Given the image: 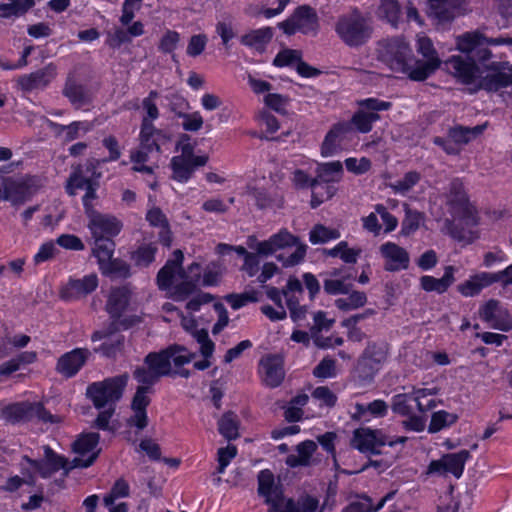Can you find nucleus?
Here are the masks:
<instances>
[{"label":"nucleus","mask_w":512,"mask_h":512,"mask_svg":"<svg viewBox=\"0 0 512 512\" xmlns=\"http://www.w3.org/2000/svg\"><path fill=\"white\" fill-rule=\"evenodd\" d=\"M416 47L423 60L415 59V70L411 72V80L424 81L440 67L442 61L433 42L427 36H418Z\"/></svg>","instance_id":"9b49d317"},{"label":"nucleus","mask_w":512,"mask_h":512,"mask_svg":"<svg viewBox=\"0 0 512 512\" xmlns=\"http://www.w3.org/2000/svg\"><path fill=\"white\" fill-rule=\"evenodd\" d=\"M259 373L268 387H278L285 376L284 360L280 355H268L260 360Z\"/></svg>","instance_id":"393cba45"},{"label":"nucleus","mask_w":512,"mask_h":512,"mask_svg":"<svg viewBox=\"0 0 512 512\" xmlns=\"http://www.w3.org/2000/svg\"><path fill=\"white\" fill-rule=\"evenodd\" d=\"M487 127V124L477 125L475 127H465V126H455L452 127L448 135L452 141H454L457 144H467L472 139L476 138L478 135H480Z\"/></svg>","instance_id":"49530a36"},{"label":"nucleus","mask_w":512,"mask_h":512,"mask_svg":"<svg viewBox=\"0 0 512 512\" xmlns=\"http://www.w3.org/2000/svg\"><path fill=\"white\" fill-rule=\"evenodd\" d=\"M127 379V376L119 375L93 382L88 385L86 395L97 409L114 407L122 397Z\"/></svg>","instance_id":"0eeeda50"},{"label":"nucleus","mask_w":512,"mask_h":512,"mask_svg":"<svg viewBox=\"0 0 512 512\" xmlns=\"http://www.w3.org/2000/svg\"><path fill=\"white\" fill-rule=\"evenodd\" d=\"M446 69L464 84L474 82L478 68L476 61L467 57L464 59L460 55H453L444 61Z\"/></svg>","instance_id":"cd10ccee"},{"label":"nucleus","mask_w":512,"mask_h":512,"mask_svg":"<svg viewBox=\"0 0 512 512\" xmlns=\"http://www.w3.org/2000/svg\"><path fill=\"white\" fill-rule=\"evenodd\" d=\"M470 458L471 454L468 450L444 454L440 459L429 463L426 474L443 477L453 475L458 479L462 476L465 464Z\"/></svg>","instance_id":"4468645a"},{"label":"nucleus","mask_w":512,"mask_h":512,"mask_svg":"<svg viewBox=\"0 0 512 512\" xmlns=\"http://www.w3.org/2000/svg\"><path fill=\"white\" fill-rule=\"evenodd\" d=\"M379 119L376 112L359 111L352 117V124L361 133H367L372 129V124Z\"/></svg>","instance_id":"052dcab7"},{"label":"nucleus","mask_w":512,"mask_h":512,"mask_svg":"<svg viewBox=\"0 0 512 512\" xmlns=\"http://www.w3.org/2000/svg\"><path fill=\"white\" fill-rule=\"evenodd\" d=\"M367 303V296L364 292L353 291L347 297L335 300V306L344 312L363 307Z\"/></svg>","instance_id":"5fc2aeb1"},{"label":"nucleus","mask_w":512,"mask_h":512,"mask_svg":"<svg viewBox=\"0 0 512 512\" xmlns=\"http://www.w3.org/2000/svg\"><path fill=\"white\" fill-rule=\"evenodd\" d=\"M194 357L195 354L189 352L184 346L175 344L160 352L149 353L144 359V364L151 367L161 378L172 375V364L179 368L190 363Z\"/></svg>","instance_id":"39448f33"},{"label":"nucleus","mask_w":512,"mask_h":512,"mask_svg":"<svg viewBox=\"0 0 512 512\" xmlns=\"http://www.w3.org/2000/svg\"><path fill=\"white\" fill-rule=\"evenodd\" d=\"M150 397L146 387H138L132 399L131 408L133 414L128 419V425L143 430L148 425L147 406L150 404Z\"/></svg>","instance_id":"7c9ffc66"},{"label":"nucleus","mask_w":512,"mask_h":512,"mask_svg":"<svg viewBox=\"0 0 512 512\" xmlns=\"http://www.w3.org/2000/svg\"><path fill=\"white\" fill-rule=\"evenodd\" d=\"M302 52L295 49H284L280 51L273 60V64L277 67L289 66L296 64L301 60Z\"/></svg>","instance_id":"0e129e2a"},{"label":"nucleus","mask_w":512,"mask_h":512,"mask_svg":"<svg viewBox=\"0 0 512 512\" xmlns=\"http://www.w3.org/2000/svg\"><path fill=\"white\" fill-rule=\"evenodd\" d=\"M278 27L287 35L297 32L316 33L319 27L316 11L307 5L297 7L289 18L278 23Z\"/></svg>","instance_id":"ddd939ff"},{"label":"nucleus","mask_w":512,"mask_h":512,"mask_svg":"<svg viewBox=\"0 0 512 512\" xmlns=\"http://www.w3.org/2000/svg\"><path fill=\"white\" fill-rule=\"evenodd\" d=\"M172 169V178L178 182H187L193 175L195 168L192 160H186L184 157H173L170 162Z\"/></svg>","instance_id":"de8ad7c7"},{"label":"nucleus","mask_w":512,"mask_h":512,"mask_svg":"<svg viewBox=\"0 0 512 512\" xmlns=\"http://www.w3.org/2000/svg\"><path fill=\"white\" fill-rule=\"evenodd\" d=\"M340 39L349 47H358L365 44L373 34L372 20L357 8L341 15L335 25Z\"/></svg>","instance_id":"7ed1b4c3"},{"label":"nucleus","mask_w":512,"mask_h":512,"mask_svg":"<svg viewBox=\"0 0 512 512\" xmlns=\"http://www.w3.org/2000/svg\"><path fill=\"white\" fill-rule=\"evenodd\" d=\"M407 437L401 436L394 440H388L387 436L378 429L358 428L353 432L351 444L354 448L363 453L379 454L380 448L389 445L394 446L398 443H405Z\"/></svg>","instance_id":"f8f14e48"},{"label":"nucleus","mask_w":512,"mask_h":512,"mask_svg":"<svg viewBox=\"0 0 512 512\" xmlns=\"http://www.w3.org/2000/svg\"><path fill=\"white\" fill-rule=\"evenodd\" d=\"M159 97V93L155 90L149 92L148 96L142 101L143 109L146 111V116L142 120H147L150 123L159 117V110L155 100Z\"/></svg>","instance_id":"338daca9"},{"label":"nucleus","mask_w":512,"mask_h":512,"mask_svg":"<svg viewBox=\"0 0 512 512\" xmlns=\"http://www.w3.org/2000/svg\"><path fill=\"white\" fill-rule=\"evenodd\" d=\"M90 352L85 348H76L63 354L57 361L56 371L66 378L75 376L87 361Z\"/></svg>","instance_id":"bb28decb"},{"label":"nucleus","mask_w":512,"mask_h":512,"mask_svg":"<svg viewBox=\"0 0 512 512\" xmlns=\"http://www.w3.org/2000/svg\"><path fill=\"white\" fill-rule=\"evenodd\" d=\"M480 318L493 329L508 332L512 330V315L498 300H488L479 310Z\"/></svg>","instance_id":"aec40b11"},{"label":"nucleus","mask_w":512,"mask_h":512,"mask_svg":"<svg viewBox=\"0 0 512 512\" xmlns=\"http://www.w3.org/2000/svg\"><path fill=\"white\" fill-rule=\"evenodd\" d=\"M257 480L258 494L269 505L268 512H321L318 499L310 495L301 496L297 501L285 499L270 470H261Z\"/></svg>","instance_id":"f03ea898"},{"label":"nucleus","mask_w":512,"mask_h":512,"mask_svg":"<svg viewBox=\"0 0 512 512\" xmlns=\"http://www.w3.org/2000/svg\"><path fill=\"white\" fill-rule=\"evenodd\" d=\"M180 41V35L173 30H167L160 39L158 49L167 54H171L177 48Z\"/></svg>","instance_id":"774afa93"},{"label":"nucleus","mask_w":512,"mask_h":512,"mask_svg":"<svg viewBox=\"0 0 512 512\" xmlns=\"http://www.w3.org/2000/svg\"><path fill=\"white\" fill-rule=\"evenodd\" d=\"M131 294V289L127 285L115 287L110 290L106 302V311L113 319H119L127 309Z\"/></svg>","instance_id":"473e14b6"},{"label":"nucleus","mask_w":512,"mask_h":512,"mask_svg":"<svg viewBox=\"0 0 512 512\" xmlns=\"http://www.w3.org/2000/svg\"><path fill=\"white\" fill-rule=\"evenodd\" d=\"M421 180V174L417 171H409L404 176L393 183L389 184V187L396 194L406 195L409 193L414 186H416Z\"/></svg>","instance_id":"864d4df0"},{"label":"nucleus","mask_w":512,"mask_h":512,"mask_svg":"<svg viewBox=\"0 0 512 512\" xmlns=\"http://www.w3.org/2000/svg\"><path fill=\"white\" fill-rule=\"evenodd\" d=\"M430 13L440 22H450L462 13L461 0H428Z\"/></svg>","instance_id":"72a5a7b5"},{"label":"nucleus","mask_w":512,"mask_h":512,"mask_svg":"<svg viewBox=\"0 0 512 512\" xmlns=\"http://www.w3.org/2000/svg\"><path fill=\"white\" fill-rule=\"evenodd\" d=\"M133 377L141 384L139 387L147 388L148 394L152 393L151 387L160 379L158 374L147 365L137 367L133 372Z\"/></svg>","instance_id":"4d7b16f0"},{"label":"nucleus","mask_w":512,"mask_h":512,"mask_svg":"<svg viewBox=\"0 0 512 512\" xmlns=\"http://www.w3.org/2000/svg\"><path fill=\"white\" fill-rule=\"evenodd\" d=\"M184 256L181 250L173 252V258L169 259L157 274L159 289L168 290L169 296L174 301H184L194 293L200 285L201 266L194 262L189 265L190 272L196 269V274L186 275L182 269Z\"/></svg>","instance_id":"f257e3e1"},{"label":"nucleus","mask_w":512,"mask_h":512,"mask_svg":"<svg viewBox=\"0 0 512 512\" xmlns=\"http://www.w3.org/2000/svg\"><path fill=\"white\" fill-rule=\"evenodd\" d=\"M379 252L385 260L384 269L395 272L409 267V253L394 242H386L379 247Z\"/></svg>","instance_id":"a878e982"},{"label":"nucleus","mask_w":512,"mask_h":512,"mask_svg":"<svg viewBox=\"0 0 512 512\" xmlns=\"http://www.w3.org/2000/svg\"><path fill=\"white\" fill-rule=\"evenodd\" d=\"M316 177L312 187H321L322 184L326 186H333V183L339 182L343 176V166L340 161H332L327 163H320L316 167Z\"/></svg>","instance_id":"c9c22d12"},{"label":"nucleus","mask_w":512,"mask_h":512,"mask_svg":"<svg viewBox=\"0 0 512 512\" xmlns=\"http://www.w3.org/2000/svg\"><path fill=\"white\" fill-rule=\"evenodd\" d=\"M131 39L128 36L127 30L121 27H115L112 31L107 33L106 45L112 49H118L125 43H130Z\"/></svg>","instance_id":"69168bd1"},{"label":"nucleus","mask_w":512,"mask_h":512,"mask_svg":"<svg viewBox=\"0 0 512 512\" xmlns=\"http://www.w3.org/2000/svg\"><path fill=\"white\" fill-rule=\"evenodd\" d=\"M512 84V66L508 63H493L489 72L481 78L479 87L486 91H498Z\"/></svg>","instance_id":"5701e85b"},{"label":"nucleus","mask_w":512,"mask_h":512,"mask_svg":"<svg viewBox=\"0 0 512 512\" xmlns=\"http://www.w3.org/2000/svg\"><path fill=\"white\" fill-rule=\"evenodd\" d=\"M405 217L402 221L401 233L405 236L414 233L420 226L422 215L412 210L407 204L404 205Z\"/></svg>","instance_id":"bf43d9fd"},{"label":"nucleus","mask_w":512,"mask_h":512,"mask_svg":"<svg viewBox=\"0 0 512 512\" xmlns=\"http://www.w3.org/2000/svg\"><path fill=\"white\" fill-rule=\"evenodd\" d=\"M445 197L446 204L453 217L464 219L467 223H476L475 208L470 203L464 184L459 178L451 180Z\"/></svg>","instance_id":"9d476101"},{"label":"nucleus","mask_w":512,"mask_h":512,"mask_svg":"<svg viewBox=\"0 0 512 512\" xmlns=\"http://www.w3.org/2000/svg\"><path fill=\"white\" fill-rule=\"evenodd\" d=\"M457 415L449 413L445 410H440L432 414L431 421L428 427L430 433H436L440 430L451 426L457 421Z\"/></svg>","instance_id":"6e6d98bb"},{"label":"nucleus","mask_w":512,"mask_h":512,"mask_svg":"<svg viewBox=\"0 0 512 512\" xmlns=\"http://www.w3.org/2000/svg\"><path fill=\"white\" fill-rule=\"evenodd\" d=\"M340 233L336 229H331L321 224L315 225L309 233V240L312 244L326 243L330 240L338 239Z\"/></svg>","instance_id":"13d9d810"},{"label":"nucleus","mask_w":512,"mask_h":512,"mask_svg":"<svg viewBox=\"0 0 512 512\" xmlns=\"http://www.w3.org/2000/svg\"><path fill=\"white\" fill-rule=\"evenodd\" d=\"M496 283L494 273L480 272L471 276L465 282L457 286V290L464 297L478 295L484 288Z\"/></svg>","instance_id":"e433bc0d"},{"label":"nucleus","mask_w":512,"mask_h":512,"mask_svg":"<svg viewBox=\"0 0 512 512\" xmlns=\"http://www.w3.org/2000/svg\"><path fill=\"white\" fill-rule=\"evenodd\" d=\"M486 36L479 30L465 32L456 37V49L468 58L484 62L491 58L492 52L485 46Z\"/></svg>","instance_id":"2eb2a0df"},{"label":"nucleus","mask_w":512,"mask_h":512,"mask_svg":"<svg viewBox=\"0 0 512 512\" xmlns=\"http://www.w3.org/2000/svg\"><path fill=\"white\" fill-rule=\"evenodd\" d=\"M99 438L98 433L89 432L82 434L73 443V450L78 456L72 461V467L87 468L94 463L98 455V452L94 450L98 445Z\"/></svg>","instance_id":"412c9836"},{"label":"nucleus","mask_w":512,"mask_h":512,"mask_svg":"<svg viewBox=\"0 0 512 512\" xmlns=\"http://www.w3.org/2000/svg\"><path fill=\"white\" fill-rule=\"evenodd\" d=\"M438 394L437 388H419L413 389L410 393H400L392 397L391 409L395 414L401 416H409L414 413L413 403L416 404L417 410L425 413L434 409L437 405L435 400H429L428 404L423 403V399Z\"/></svg>","instance_id":"6e6552de"},{"label":"nucleus","mask_w":512,"mask_h":512,"mask_svg":"<svg viewBox=\"0 0 512 512\" xmlns=\"http://www.w3.org/2000/svg\"><path fill=\"white\" fill-rule=\"evenodd\" d=\"M86 216L88 219L87 227L92 238H113L122 230V222L113 215L103 214L96 210L91 211Z\"/></svg>","instance_id":"a211bd4d"},{"label":"nucleus","mask_w":512,"mask_h":512,"mask_svg":"<svg viewBox=\"0 0 512 512\" xmlns=\"http://www.w3.org/2000/svg\"><path fill=\"white\" fill-rule=\"evenodd\" d=\"M376 13L379 19L385 20L394 28L398 27L402 17L398 0H380Z\"/></svg>","instance_id":"a18cd8bd"},{"label":"nucleus","mask_w":512,"mask_h":512,"mask_svg":"<svg viewBox=\"0 0 512 512\" xmlns=\"http://www.w3.org/2000/svg\"><path fill=\"white\" fill-rule=\"evenodd\" d=\"M394 493H388L374 507L369 497L363 496L358 500L351 502L342 512H376L381 509L385 502L393 496Z\"/></svg>","instance_id":"603ef678"},{"label":"nucleus","mask_w":512,"mask_h":512,"mask_svg":"<svg viewBox=\"0 0 512 512\" xmlns=\"http://www.w3.org/2000/svg\"><path fill=\"white\" fill-rule=\"evenodd\" d=\"M57 132H65L64 139L67 142L73 141L79 137V132H87L90 129V125L87 122L75 121L69 125H57Z\"/></svg>","instance_id":"e2e57ef3"},{"label":"nucleus","mask_w":512,"mask_h":512,"mask_svg":"<svg viewBox=\"0 0 512 512\" xmlns=\"http://www.w3.org/2000/svg\"><path fill=\"white\" fill-rule=\"evenodd\" d=\"M93 255L97 258L99 267L113 258L115 243L112 238H93Z\"/></svg>","instance_id":"8fccbe9b"},{"label":"nucleus","mask_w":512,"mask_h":512,"mask_svg":"<svg viewBox=\"0 0 512 512\" xmlns=\"http://www.w3.org/2000/svg\"><path fill=\"white\" fill-rule=\"evenodd\" d=\"M157 248L153 244H144L140 246L132 255L137 266L146 267L155 259Z\"/></svg>","instance_id":"680f3d73"},{"label":"nucleus","mask_w":512,"mask_h":512,"mask_svg":"<svg viewBox=\"0 0 512 512\" xmlns=\"http://www.w3.org/2000/svg\"><path fill=\"white\" fill-rule=\"evenodd\" d=\"M304 293L302 283L294 277H290L286 286L283 288V296L286 299V305L290 311V317L297 322L303 320L307 314L305 305H300V299Z\"/></svg>","instance_id":"b1692460"},{"label":"nucleus","mask_w":512,"mask_h":512,"mask_svg":"<svg viewBox=\"0 0 512 512\" xmlns=\"http://www.w3.org/2000/svg\"><path fill=\"white\" fill-rule=\"evenodd\" d=\"M273 34L271 27H263L247 32L241 37L240 41L245 46L262 50L271 41Z\"/></svg>","instance_id":"c03bdc74"},{"label":"nucleus","mask_w":512,"mask_h":512,"mask_svg":"<svg viewBox=\"0 0 512 512\" xmlns=\"http://www.w3.org/2000/svg\"><path fill=\"white\" fill-rule=\"evenodd\" d=\"M379 59L392 71L407 75L415 70V57L409 44L400 37L382 41L378 48Z\"/></svg>","instance_id":"20e7f679"},{"label":"nucleus","mask_w":512,"mask_h":512,"mask_svg":"<svg viewBox=\"0 0 512 512\" xmlns=\"http://www.w3.org/2000/svg\"><path fill=\"white\" fill-rule=\"evenodd\" d=\"M44 456L45 459L43 461L33 460L28 456H23L22 459L31 465L43 478L52 476L60 469L68 471L73 468L72 465L68 467L67 460L56 454L49 446L44 447Z\"/></svg>","instance_id":"4be33fe9"},{"label":"nucleus","mask_w":512,"mask_h":512,"mask_svg":"<svg viewBox=\"0 0 512 512\" xmlns=\"http://www.w3.org/2000/svg\"><path fill=\"white\" fill-rule=\"evenodd\" d=\"M0 419L7 423L19 424L38 419L44 423H57L59 418L48 412L40 402H15L0 410Z\"/></svg>","instance_id":"423d86ee"},{"label":"nucleus","mask_w":512,"mask_h":512,"mask_svg":"<svg viewBox=\"0 0 512 512\" xmlns=\"http://www.w3.org/2000/svg\"><path fill=\"white\" fill-rule=\"evenodd\" d=\"M182 327L196 339L200 344V352L203 357L209 358L214 351V343L209 339L208 333L204 329H197L196 321L192 317H182Z\"/></svg>","instance_id":"a19ab883"},{"label":"nucleus","mask_w":512,"mask_h":512,"mask_svg":"<svg viewBox=\"0 0 512 512\" xmlns=\"http://www.w3.org/2000/svg\"><path fill=\"white\" fill-rule=\"evenodd\" d=\"M57 74V65L51 62L40 69L18 77L17 87L23 92L43 90L52 83Z\"/></svg>","instance_id":"6ab92c4d"},{"label":"nucleus","mask_w":512,"mask_h":512,"mask_svg":"<svg viewBox=\"0 0 512 512\" xmlns=\"http://www.w3.org/2000/svg\"><path fill=\"white\" fill-rule=\"evenodd\" d=\"M100 163V160L92 158L76 166L67 180V193L74 196L78 189H83L89 183L98 182L101 177V172L98 171Z\"/></svg>","instance_id":"f3484780"},{"label":"nucleus","mask_w":512,"mask_h":512,"mask_svg":"<svg viewBox=\"0 0 512 512\" xmlns=\"http://www.w3.org/2000/svg\"><path fill=\"white\" fill-rule=\"evenodd\" d=\"M352 130L349 123L335 124L327 133L321 146V154L324 157L334 155L339 149L345 135Z\"/></svg>","instance_id":"4c0bfd02"},{"label":"nucleus","mask_w":512,"mask_h":512,"mask_svg":"<svg viewBox=\"0 0 512 512\" xmlns=\"http://www.w3.org/2000/svg\"><path fill=\"white\" fill-rule=\"evenodd\" d=\"M317 449V445L312 440H306L299 443L296 447L297 454H290L286 458V464L295 468L299 466H308L310 459Z\"/></svg>","instance_id":"37998d69"},{"label":"nucleus","mask_w":512,"mask_h":512,"mask_svg":"<svg viewBox=\"0 0 512 512\" xmlns=\"http://www.w3.org/2000/svg\"><path fill=\"white\" fill-rule=\"evenodd\" d=\"M388 407V404L381 399L374 400L367 405L356 403L351 418L357 421H368V414L373 417H384L388 413Z\"/></svg>","instance_id":"79ce46f5"},{"label":"nucleus","mask_w":512,"mask_h":512,"mask_svg":"<svg viewBox=\"0 0 512 512\" xmlns=\"http://www.w3.org/2000/svg\"><path fill=\"white\" fill-rule=\"evenodd\" d=\"M171 140L170 135L162 129H157L153 123L147 120H142L141 130L139 134V141L149 149L153 150L156 154L161 153L162 146L169 143Z\"/></svg>","instance_id":"2f4dec72"},{"label":"nucleus","mask_w":512,"mask_h":512,"mask_svg":"<svg viewBox=\"0 0 512 512\" xmlns=\"http://www.w3.org/2000/svg\"><path fill=\"white\" fill-rule=\"evenodd\" d=\"M98 286L96 274H88L80 279H70L61 290V297L65 300H75L92 293Z\"/></svg>","instance_id":"c85d7f7f"},{"label":"nucleus","mask_w":512,"mask_h":512,"mask_svg":"<svg viewBox=\"0 0 512 512\" xmlns=\"http://www.w3.org/2000/svg\"><path fill=\"white\" fill-rule=\"evenodd\" d=\"M218 431L227 440L239 437V419L233 412L225 413L218 421Z\"/></svg>","instance_id":"09e8293b"},{"label":"nucleus","mask_w":512,"mask_h":512,"mask_svg":"<svg viewBox=\"0 0 512 512\" xmlns=\"http://www.w3.org/2000/svg\"><path fill=\"white\" fill-rule=\"evenodd\" d=\"M299 239L292 235L287 229H281L278 233L273 234L265 241H258L255 236H249L247 245L250 249L255 250L261 256H268L277 250L287 247L297 246Z\"/></svg>","instance_id":"dca6fc26"},{"label":"nucleus","mask_w":512,"mask_h":512,"mask_svg":"<svg viewBox=\"0 0 512 512\" xmlns=\"http://www.w3.org/2000/svg\"><path fill=\"white\" fill-rule=\"evenodd\" d=\"M115 326L114 324L109 325V327L95 331L91 340L93 342L100 341L102 339H106V341L96 350L101 352L103 355L107 357H111L115 355V353L120 349L123 344L124 337L121 335H114Z\"/></svg>","instance_id":"f704fd0d"},{"label":"nucleus","mask_w":512,"mask_h":512,"mask_svg":"<svg viewBox=\"0 0 512 512\" xmlns=\"http://www.w3.org/2000/svg\"><path fill=\"white\" fill-rule=\"evenodd\" d=\"M33 192L27 180L6 179L3 182V191L0 201H9L13 206H20L30 199Z\"/></svg>","instance_id":"c756f323"},{"label":"nucleus","mask_w":512,"mask_h":512,"mask_svg":"<svg viewBox=\"0 0 512 512\" xmlns=\"http://www.w3.org/2000/svg\"><path fill=\"white\" fill-rule=\"evenodd\" d=\"M454 272L455 268L453 266H447L441 278L429 275L422 276L420 278V286L426 292L442 294L454 283Z\"/></svg>","instance_id":"ea45409f"},{"label":"nucleus","mask_w":512,"mask_h":512,"mask_svg":"<svg viewBox=\"0 0 512 512\" xmlns=\"http://www.w3.org/2000/svg\"><path fill=\"white\" fill-rule=\"evenodd\" d=\"M387 345L369 343L358 359L356 373L361 384L371 383L387 360Z\"/></svg>","instance_id":"1a4fd4ad"},{"label":"nucleus","mask_w":512,"mask_h":512,"mask_svg":"<svg viewBox=\"0 0 512 512\" xmlns=\"http://www.w3.org/2000/svg\"><path fill=\"white\" fill-rule=\"evenodd\" d=\"M62 93L76 109L83 107L91 101L86 87L79 83L72 75L67 77Z\"/></svg>","instance_id":"58836bf2"},{"label":"nucleus","mask_w":512,"mask_h":512,"mask_svg":"<svg viewBox=\"0 0 512 512\" xmlns=\"http://www.w3.org/2000/svg\"><path fill=\"white\" fill-rule=\"evenodd\" d=\"M101 273L110 278H128L130 276V266L122 259H113L105 262L99 267Z\"/></svg>","instance_id":"3c124183"}]
</instances>
